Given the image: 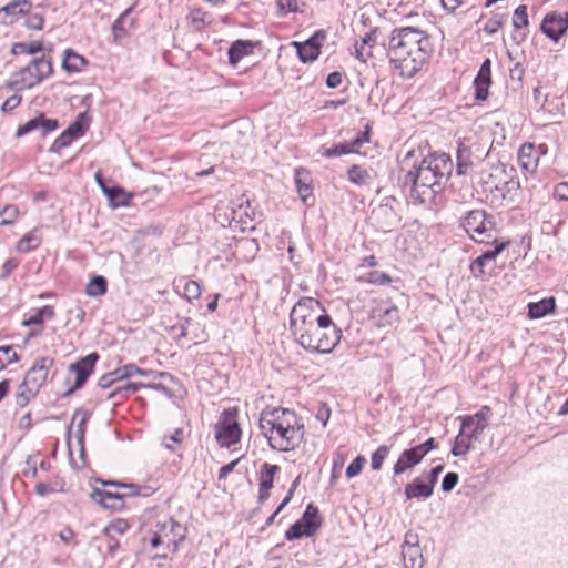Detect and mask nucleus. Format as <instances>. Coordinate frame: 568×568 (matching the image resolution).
I'll use <instances>...</instances> for the list:
<instances>
[{
	"instance_id": "nucleus-40",
	"label": "nucleus",
	"mask_w": 568,
	"mask_h": 568,
	"mask_svg": "<svg viewBox=\"0 0 568 568\" xmlns=\"http://www.w3.org/2000/svg\"><path fill=\"white\" fill-rule=\"evenodd\" d=\"M43 49V43L41 41H32V42H17L11 48V53L14 55L18 54H36Z\"/></svg>"
},
{
	"instance_id": "nucleus-45",
	"label": "nucleus",
	"mask_w": 568,
	"mask_h": 568,
	"mask_svg": "<svg viewBox=\"0 0 568 568\" xmlns=\"http://www.w3.org/2000/svg\"><path fill=\"white\" fill-rule=\"evenodd\" d=\"M34 396L32 390L28 387L27 382H22L16 393V405L20 408L26 407L30 399Z\"/></svg>"
},
{
	"instance_id": "nucleus-55",
	"label": "nucleus",
	"mask_w": 568,
	"mask_h": 568,
	"mask_svg": "<svg viewBox=\"0 0 568 568\" xmlns=\"http://www.w3.org/2000/svg\"><path fill=\"white\" fill-rule=\"evenodd\" d=\"M184 438V432L182 428H176L170 436H163L162 444L166 449L174 450L173 444H181Z\"/></svg>"
},
{
	"instance_id": "nucleus-60",
	"label": "nucleus",
	"mask_w": 568,
	"mask_h": 568,
	"mask_svg": "<svg viewBox=\"0 0 568 568\" xmlns=\"http://www.w3.org/2000/svg\"><path fill=\"white\" fill-rule=\"evenodd\" d=\"M18 207L14 205H8L6 206L2 212L0 213V216H2V220L0 221L1 225H9L14 222V220L18 216Z\"/></svg>"
},
{
	"instance_id": "nucleus-14",
	"label": "nucleus",
	"mask_w": 568,
	"mask_h": 568,
	"mask_svg": "<svg viewBox=\"0 0 568 568\" xmlns=\"http://www.w3.org/2000/svg\"><path fill=\"white\" fill-rule=\"evenodd\" d=\"M326 39L324 30H317L311 38L304 42H293L296 48L298 59L306 63L316 60L321 53V47Z\"/></svg>"
},
{
	"instance_id": "nucleus-25",
	"label": "nucleus",
	"mask_w": 568,
	"mask_h": 568,
	"mask_svg": "<svg viewBox=\"0 0 568 568\" xmlns=\"http://www.w3.org/2000/svg\"><path fill=\"white\" fill-rule=\"evenodd\" d=\"M348 181L357 186H368L374 182V171L353 164L347 170Z\"/></svg>"
},
{
	"instance_id": "nucleus-44",
	"label": "nucleus",
	"mask_w": 568,
	"mask_h": 568,
	"mask_svg": "<svg viewBox=\"0 0 568 568\" xmlns=\"http://www.w3.org/2000/svg\"><path fill=\"white\" fill-rule=\"evenodd\" d=\"M180 283L183 282V294L187 301L196 300L201 295V287L196 281L181 278Z\"/></svg>"
},
{
	"instance_id": "nucleus-58",
	"label": "nucleus",
	"mask_w": 568,
	"mask_h": 568,
	"mask_svg": "<svg viewBox=\"0 0 568 568\" xmlns=\"http://www.w3.org/2000/svg\"><path fill=\"white\" fill-rule=\"evenodd\" d=\"M366 459L364 456H357L346 468V477L347 478H353L355 476H357L362 469H363V466L365 464Z\"/></svg>"
},
{
	"instance_id": "nucleus-1",
	"label": "nucleus",
	"mask_w": 568,
	"mask_h": 568,
	"mask_svg": "<svg viewBox=\"0 0 568 568\" xmlns=\"http://www.w3.org/2000/svg\"><path fill=\"white\" fill-rule=\"evenodd\" d=\"M320 301L302 297L290 312L293 339L311 354H329L342 338V331L326 314Z\"/></svg>"
},
{
	"instance_id": "nucleus-57",
	"label": "nucleus",
	"mask_w": 568,
	"mask_h": 568,
	"mask_svg": "<svg viewBox=\"0 0 568 568\" xmlns=\"http://www.w3.org/2000/svg\"><path fill=\"white\" fill-rule=\"evenodd\" d=\"M367 282L374 285H386L393 282L392 277L381 271H372L368 273Z\"/></svg>"
},
{
	"instance_id": "nucleus-24",
	"label": "nucleus",
	"mask_w": 568,
	"mask_h": 568,
	"mask_svg": "<svg viewBox=\"0 0 568 568\" xmlns=\"http://www.w3.org/2000/svg\"><path fill=\"white\" fill-rule=\"evenodd\" d=\"M422 460L423 456L418 453L415 446L409 449H405L394 464L393 471L395 475L403 474L418 465Z\"/></svg>"
},
{
	"instance_id": "nucleus-46",
	"label": "nucleus",
	"mask_w": 568,
	"mask_h": 568,
	"mask_svg": "<svg viewBox=\"0 0 568 568\" xmlns=\"http://www.w3.org/2000/svg\"><path fill=\"white\" fill-rule=\"evenodd\" d=\"M207 17V12L200 8L193 9L189 14L190 22L196 30L203 29L209 23Z\"/></svg>"
},
{
	"instance_id": "nucleus-62",
	"label": "nucleus",
	"mask_w": 568,
	"mask_h": 568,
	"mask_svg": "<svg viewBox=\"0 0 568 568\" xmlns=\"http://www.w3.org/2000/svg\"><path fill=\"white\" fill-rule=\"evenodd\" d=\"M39 128V114L27 121L24 124L20 125L16 132V136L20 138L23 136L32 131L38 130Z\"/></svg>"
},
{
	"instance_id": "nucleus-38",
	"label": "nucleus",
	"mask_w": 568,
	"mask_h": 568,
	"mask_svg": "<svg viewBox=\"0 0 568 568\" xmlns=\"http://www.w3.org/2000/svg\"><path fill=\"white\" fill-rule=\"evenodd\" d=\"M44 317L52 320L54 317V310L50 305H44L37 310V312L29 318L22 322V326L42 325Z\"/></svg>"
},
{
	"instance_id": "nucleus-6",
	"label": "nucleus",
	"mask_w": 568,
	"mask_h": 568,
	"mask_svg": "<svg viewBox=\"0 0 568 568\" xmlns=\"http://www.w3.org/2000/svg\"><path fill=\"white\" fill-rule=\"evenodd\" d=\"M53 72L50 58H36L28 65L11 75L9 87L14 90L32 89Z\"/></svg>"
},
{
	"instance_id": "nucleus-36",
	"label": "nucleus",
	"mask_w": 568,
	"mask_h": 568,
	"mask_svg": "<svg viewBox=\"0 0 568 568\" xmlns=\"http://www.w3.org/2000/svg\"><path fill=\"white\" fill-rule=\"evenodd\" d=\"M507 16L508 13L505 10H500V8H497L495 11L491 12V17L485 23L484 31L487 34L496 33L506 21Z\"/></svg>"
},
{
	"instance_id": "nucleus-61",
	"label": "nucleus",
	"mask_w": 568,
	"mask_h": 568,
	"mask_svg": "<svg viewBox=\"0 0 568 568\" xmlns=\"http://www.w3.org/2000/svg\"><path fill=\"white\" fill-rule=\"evenodd\" d=\"M458 480H459V476L457 473H454V471L447 473L442 480V490L444 493L452 491L458 484Z\"/></svg>"
},
{
	"instance_id": "nucleus-56",
	"label": "nucleus",
	"mask_w": 568,
	"mask_h": 568,
	"mask_svg": "<svg viewBox=\"0 0 568 568\" xmlns=\"http://www.w3.org/2000/svg\"><path fill=\"white\" fill-rule=\"evenodd\" d=\"M103 486H113V487H122L126 489V493H123L124 498L128 496H139L141 494V487L135 484H121L118 481H102Z\"/></svg>"
},
{
	"instance_id": "nucleus-5",
	"label": "nucleus",
	"mask_w": 568,
	"mask_h": 568,
	"mask_svg": "<svg viewBox=\"0 0 568 568\" xmlns=\"http://www.w3.org/2000/svg\"><path fill=\"white\" fill-rule=\"evenodd\" d=\"M460 225L469 237L478 243H495L497 241V222L493 214L485 210L476 209L468 211L460 221Z\"/></svg>"
},
{
	"instance_id": "nucleus-63",
	"label": "nucleus",
	"mask_w": 568,
	"mask_h": 568,
	"mask_svg": "<svg viewBox=\"0 0 568 568\" xmlns=\"http://www.w3.org/2000/svg\"><path fill=\"white\" fill-rule=\"evenodd\" d=\"M26 26L31 30H41L43 27V17L38 12H29Z\"/></svg>"
},
{
	"instance_id": "nucleus-31",
	"label": "nucleus",
	"mask_w": 568,
	"mask_h": 568,
	"mask_svg": "<svg viewBox=\"0 0 568 568\" xmlns=\"http://www.w3.org/2000/svg\"><path fill=\"white\" fill-rule=\"evenodd\" d=\"M88 63L84 57L78 54L72 49H67L64 51V57L62 61V68L69 73L80 72L83 67Z\"/></svg>"
},
{
	"instance_id": "nucleus-21",
	"label": "nucleus",
	"mask_w": 568,
	"mask_h": 568,
	"mask_svg": "<svg viewBox=\"0 0 568 568\" xmlns=\"http://www.w3.org/2000/svg\"><path fill=\"white\" fill-rule=\"evenodd\" d=\"M295 187L301 201L305 205H310L313 201V186L311 173L304 168H296L294 173Z\"/></svg>"
},
{
	"instance_id": "nucleus-3",
	"label": "nucleus",
	"mask_w": 568,
	"mask_h": 568,
	"mask_svg": "<svg viewBox=\"0 0 568 568\" xmlns=\"http://www.w3.org/2000/svg\"><path fill=\"white\" fill-rule=\"evenodd\" d=\"M429 52V38L419 28H395L388 39L387 57L406 79L413 78L424 65Z\"/></svg>"
},
{
	"instance_id": "nucleus-7",
	"label": "nucleus",
	"mask_w": 568,
	"mask_h": 568,
	"mask_svg": "<svg viewBox=\"0 0 568 568\" xmlns=\"http://www.w3.org/2000/svg\"><path fill=\"white\" fill-rule=\"evenodd\" d=\"M237 407H230L222 412L215 425V439L221 447L230 448L240 442L242 430L237 422Z\"/></svg>"
},
{
	"instance_id": "nucleus-8",
	"label": "nucleus",
	"mask_w": 568,
	"mask_h": 568,
	"mask_svg": "<svg viewBox=\"0 0 568 568\" xmlns=\"http://www.w3.org/2000/svg\"><path fill=\"white\" fill-rule=\"evenodd\" d=\"M322 527L318 507L310 503L302 517L295 521L286 531V540H296L302 537H311Z\"/></svg>"
},
{
	"instance_id": "nucleus-48",
	"label": "nucleus",
	"mask_w": 568,
	"mask_h": 568,
	"mask_svg": "<svg viewBox=\"0 0 568 568\" xmlns=\"http://www.w3.org/2000/svg\"><path fill=\"white\" fill-rule=\"evenodd\" d=\"M119 381H124V378H122L120 367L102 375L98 381V386L102 389H105Z\"/></svg>"
},
{
	"instance_id": "nucleus-53",
	"label": "nucleus",
	"mask_w": 568,
	"mask_h": 568,
	"mask_svg": "<svg viewBox=\"0 0 568 568\" xmlns=\"http://www.w3.org/2000/svg\"><path fill=\"white\" fill-rule=\"evenodd\" d=\"M513 26L515 29L528 26L527 7L525 4H520L515 9Z\"/></svg>"
},
{
	"instance_id": "nucleus-35",
	"label": "nucleus",
	"mask_w": 568,
	"mask_h": 568,
	"mask_svg": "<svg viewBox=\"0 0 568 568\" xmlns=\"http://www.w3.org/2000/svg\"><path fill=\"white\" fill-rule=\"evenodd\" d=\"M280 470L277 465H271L268 463H264L262 465V469L260 473V483L258 487H261L264 491L271 490L273 487L274 475Z\"/></svg>"
},
{
	"instance_id": "nucleus-37",
	"label": "nucleus",
	"mask_w": 568,
	"mask_h": 568,
	"mask_svg": "<svg viewBox=\"0 0 568 568\" xmlns=\"http://www.w3.org/2000/svg\"><path fill=\"white\" fill-rule=\"evenodd\" d=\"M108 288V282L102 275L93 276L85 286V294L91 297L104 295Z\"/></svg>"
},
{
	"instance_id": "nucleus-11",
	"label": "nucleus",
	"mask_w": 568,
	"mask_h": 568,
	"mask_svg": "<svg viewBox=\"0 0 568 568\" xmlns=\"http://www.w3.org/2000/svg\"><path fill=\"white\" fill-rule=\"evenodd\" d=\"M402 558L404 568H423L424 556L419 546V537L416 532L409 530L405 534L402 544Z\"/></svg>"
},
{
	"instance_id": "nucleus-22",
	"label": "nucleus",
	"mask_w": 568,
	"mask_h": 568,
	"mask_svg": "<svg viewBox=\"0 0 568 568\" xmlns=\"http://www.w3.org/2000/svg\"><path fill=\"white\" fill-rule=\"evenodd\" d=\"M372 317L379 327L393 326L399 322V310L395 305L379 304L372 311Z\"/></svg>"
},
{
	"instance_id": "nucleus-28",
	"label": "nucleus",
	"mask_w": 568,
	"mask_h": 568,
	"mask_svg": "<svg viewBox=\"0 0 568 568\" xmlns=\"http://www.w3.org/2000/svg\"><path fill=\"white\" fill-rule=\"evenodd\" d=\"M254 43L248 40H236L229 48V60L232 65H236L244 57L253 52Z\"/></svg>"
},
{
	"instance_id": "nucleus-39",
	"label": "nucleus",
	"mask_w": 568,
	"mask_h": 568,
	"mask_svg": "<svg viewBox=\"0 0 568 568\" xmlns=\"http://www.w3.org/2000/svg\"><path fill=\"white\" fill-rule=\"evenodd\" d=\"M129 528H130V524L128 523V520L118 518V519L112 520L109 525H106L102 529L101 536H103V537L114 536L115 537L116 535L125 534L129 530Z\"/></svg>"
},
{
	"instance_id": "nucleus-15",
	"label": "nucleus",
	"mask_w": 568,
	"mask_h": 568,
	"mask_svg": "<svg viewBox=\"0 0 568 568\" xmlns=\"http://www.w3.org/2000/svg\"><path fill=\"white\" fill-rule=\"evenodd\" d=\"M545 153L546 150L542 144L536 145L531 142L524 143L517 154L520 168L528 173L536 172L540 156Z\"/></svg>"
},
{
	"instance_id": "nucleus-29",
	"label": "nucleus",
	"mask_w": 568,
	"mask_h": 568,
	"mask_svg": "<svg viewBox=\"0 0 568 568\" xmlns=\"http://www.w3.org/2000/svg\"><path fill=\"white\" fill-rule=\"evenodd\" d=\"M473 153L470 149L459 143L456 151V171L458 175H465L473 168Z\"/></svg>"
},
{
	"instance_id": "nucleus-34",
	"label": "nucleus",
	"mask_w": 568,
	"mask_h": 568,
	"mask_svg": "<svg viewBox=\"0 0 568 568\" xmlns=\"http://www.w3.org/2000/svg\"><path fill=\"white\" fill-rule=\"evenodd\" d=\"M132 8H128L112 24V32L115 40L125 36L126 26L132 27L133 20L130 18Z\"/></svg>"
},
{
	"instance_id": "nucleus-19",
	"label": "nucleus",
	"mask_w": 568,
	"mask_h": 568,
	"mask_svg": "<svg viewBox=\"0 0 568 568\" xmlns=\"http://www.w3.org/2000/svg\"><path fill=\"white\" fill-rule=\"evenodd\" d=\"M90 497L94 503L106 509L120 510L124 507V495L116 491L93 488Z\"/></svg>"
},
{
	"instance_id": "nucleus-51",
	"label": "nucleus",
	"mask_w": 568,
	"mask_h": 568,
	"mask_svg": "<svg viewBox=\"0 0 568 568\" xmlns=\"http://www.w3.org/2000/svg\"><path fill=\"white\" fill-rule=\"evenodd\" d=\"M354 153L348 142L335 144L331 148L325 149L323 155L326 158H336L345 154Z\"/></svg>"
},
{
	"instance_id": "nucleus-17",
	"label": "nucleus",
	"mask_w": 568,
	"mask_h": 568,
	"mask_svg": "<svg viewBox=\"0 0 568 568\" xmlns=\"http://www.w3.org/2000/svg\"><path fill=\"white\" fill-rule=\"evenodd\" d=\"M540 28L548 38L557 42L567 31V18H561V14L556 12L548 13L545 16Z\"/></svg>"
},
{
	"instance_id": "nucleus-50",
	"label": "nucleus",
	"mask_w": 568,
	"mask_h": 568,
	"mask_svg": "<svg viewBox=\"0 0 568 568\" xmlns=\"http://www.w3.org/2000/svg\"><path fill=\"white\" fill-rule=\"evenodd\" d=\"M59 128V122L57 119H50L44 115V113L39 114V128L38 130L41 132L43 136L55 131Z\"/></svg>"
},
{
	"instance_id": "nucleus-4",
	"label": "nucleus",
	"mask_w": 568,
	"mask_h": 568,
	"mask_svg": "<svg viewBox=\"0 0 568 568\" xmlns=\"http://www.w3.org/2000/svg\"><path fill=\"white\" fill-rule=\"evenodd\" d=\"M258 427L271 449L291 452L304 438V424L294 410L283 407H266L260 414Z\"/></svg>"
},
{
	"instance_id": "nucleus-12",
	"label": "nucleus",
	"mask_w": 568,
	"mask_h": 568,
	"mask_svg": "<svg viewBox=\"0 0 568 568\" xmlns=\"http://www.w3.org/2000/svg\"><path fill=\"white\" fill-rule=\"evenodd\" d=\"M98 359L99 354L93 352L80 358L75 363L70 364L69 371L75 374V382L64 396H69L84 386L89 376L93 373Z\"/></svg>"
},
{
	"instance_id": "nucleus-64",
	"label": "nucleus",
	"mask_w": 568,
	"mask_h": 568,
	"mask_svg": "<svg viewBox=\"0 0 568 568\" xmlns=\"http://www.w3.org/2000/svg\"><path fill=\"white\" fill-rule=\"evenodd\" d=\"M554 197L559 201H568V182H560L555 186Z\"/></svg>"
},
{
	"instance_id": "nucleus-18",
	"label": "nucleus",
	"mask_w": 568,
	"mask_h": 568,
	"mask_svg": "<svg viewBox=\"0 0 568 568\" xmlns=\"http://www.w3.org/2000/svg\"><path fill=\"white\" fill-rule=\"evenodd\" d=\"M491 84V61L490 59H485L481 63L477 75L474 80L475 87V99L477 101H485L488 97V90Z\"/></svg>"
},
{
	"instance_id": "nucleus-20",
	"label": "nucleus",
	"mask_w": 568,
	"mask_h": 568,
	"mask_svg": "<svg viewBox=\"0 0 568 568\" xmlns=\"http://www.w3.org/2000/svg\"><path fill=\"white\" fill-rule=\"evenodd\" d=\"M156 528L162 535L163 541L166 540L169 545L172 544L174 550L178 549L179 542L184 539L182 525L172 518L159 523Z\"/></svg>"
},
{
	"instance_id": "nucleus-30",
	"label": "nucleus",
	"mask_w": 568,
	"mask_h": 568,
	"mask_svg": "<svg viewBox=\"0 0 568 568\" xmlns=\"http://www.w3.org/2000/svg\"><path fill=\"white\" fill-rule=\"evenodd\" d=\"M473 439H475L474 436H470L468 430L460 427L459 433L456 436L454 445L450 450L452 455L455 457L466 455L471 449Z\"/></svg>"
},
{
	"instance_id": "nucleus-47",
	"label": "nucleus",
	"mask_w": 568,
	"mask_h": 568,
	"mask_svg": "<svg viewBox=\"0 0 568 568\" xmlns=\"http://www.w3.org/2000/svg\"><path fill=\"white\" fill-rule=\"evenodd\" d=\"M389 453V447L386 445L379 446L371 457V467L373 470H379L383 466L384 460L386 459Z\"/></svg>"
},
{
	"instance_id": "nucleus-13",
	"label": "nucleus",
	"mask_w": 568,
	"mask_h": 568,
	"mask_svg": "<svg viewBox=\"0 0 568 568\" xmlns=\"http://www.w3.org/2000/svg\"><path fill=\"white\" fill-rule=\"evenodd\" d=\"M393 201L394 199H387L384 203L374 209L372 213V219L376 227L384 233L397 227L400 222V217L390 203Z\"/></svg>"
},
{
	"instance_id": "nucleus-10",
	"label": "nucleus",
	"mask_w": 568,
	"mask_h": 568,
	"mask_svg": "<svg viewBox=\"0 0 568 568\" xmlns=\"http://www.w3.org/2000/svg\"><path fill=\"white\" fill-rule=\"evenodd\" d=\"M494 248L485 251L470 264V271L475 277L491 275L495 268L496 257L508 246V242H495Z\"/></svg>"
},
{
	"instance_id": "nucleus-2",
	"label": "nucleus",
	"mask_w": 568,
	"mask_h": 568,
	"mask_svg": "<svg viewBox=\"0 0 568 568\" xmlns=\"http://www.w3.org/2000/svg\"><path fill=\"white\" fill-rule=\"evenodd\" d=\"M416 152L406 153L403 165H408ZM453 172V161L446 153H430L419 162H414L410 169L402 166L399 182L408 189L410 197L422 204L432 203L443 192Z\"/></svg>"
},
{
	"instance_id": "nucleus-9",
	"label": "nucleus",
	"mask_w": 568,
	"mask_h": 568,
	"mask_svg": "<svg viewBox=\"0 0 568 568\" xmlns=\"http://www.w3.org/2000/svg\"><path fill=\"white\" fill-rule=\"evenodd\" d=\"M90 119L85 112L79 113L74 122H72L51 144L49 151L59 153L62 149L68 148L71 143L83 136L89 129Z\"/></svg>"
},
{
	"instance_id": "nucleus-54",
	"label": "nucleus",
	"mask_w": 568,
	"mask_h": 568,
	"mask_svg": "<svg viewBox=\"0 0 568 568\" xmlns=\"http://www.w3.org/2000/svg\"><path fill=\"white\" fill-rule=\"evenodd\" d=\"M48 374L49 373L41 372V371L32 374V367H31L28 371L23 382H27V384H32L33 386H36V388H39L47 381Z\"/></svg>"
},
{
	"instance_id": "nucleus-42",
	"label": "nucleus",
	"mask_w": 568,
	"mask_h": 568,
	"mask_svg": "<svg viewBox=\"0 0 568 568\" xmlns=\"http://www.w3.org/2000/svg\"><path fill=\"white\" fill-rule=\"evenodd\" d=\"M371 131L372 126L369 123H366L363 131H359L354 139H352L348 143L353 149L354 153H359L361 148L364 143L369 142L371 140Z\"/></svg>"
},
{
	"instance_id": "nucleus-27",
	"label": "nucleus",
	"mask_w": 568,
	"mask_h": 568,
	"mask_svg": "<svg viewBox=\"0 0 568 568\" xmlns=\"http://www.w3.org/2000/svg\"><path fill=\"white\" fill-rule=\"evenodd\" d=\"M433 491L434 487L429 483H425L422 477L415 478L405 487V496L407 499L429 498Z\"/></svg>"
},
{
	"instance_id": "nucleus-52",
	"label": "nucleus",
	"mask_w": 568,
	"mask_h": 568,
	"mask_svg": "<svg viewBox=\"0 0 568 568\" xmlns=\"http://www.w3.org/2000/svg\"><path fill=\"white\" fill-rule=\"evenodd\" d=\"M276 7H277V16L278 17H284L290 12L301 11L298 8L297 0H277Z\"/></svg>"
},
{
	"instance_id": "nucleus-32",
	"label": "nucleus",
	"mask_w": 568,
	"mask_h": 568,
	"mask_svg": "<svg viewBox=\"0 0 568 568\" xmlns=\"http://www.w3.org/2000/svg\"><path fill=\"white\" fill-rule=\"evenodd\" d=\"M90 417V413L82 407L75 409L72 416L71 425L78 420L75 438L78 444L83 448L84 434H85V425Z\"/></svg>"
},
{
	"instance_id": "nucleus-49",
	"label": "nucleus",
	"mask_w": 568,
	"mask_h": 568,
	"mask_svg": "<svg viewBox=\"0 0 568 568\" xmlns=\"http://www.w3.org/2000/svg\"><path fill=\"white\" fill-rule=\"evenodd\" d=\"M19 356L12 351V346H0V371L4 369L8 364L17 363Z\"/></svg>"
},
{
	"instance_id": "nucleus-59",
	"label": "nucleus",
	"mask_w": 568,
	"mask_h": 568,
	"mask_svg": "<svg viewBox=\"0 0 568 568\" xmlns=\"http://www.w3.org/2000/svg\"><path fill=\"white\" fill-rule=\"evenodd\" d=\"M54 359L49 356L39 357L34 361L32 367V374L37 372H47L52 367Z\"/></svg>"
},
{
	"instance_id": "nucleus-26",
	"label": "nucleus",
	"mask_w": 568,
	"mask_h": 568,
	"mask_svg": "<svg viewBox=\"0 0 568 568\" xmlns=\"http://www.w3.org/2000/svg\"><path fill=\"white\" fill-rule=\"evenodd\" d=\"M556 311L555 297L542 298L539 302L528 303V316L532 320L545 317Z\"/></svg>"
},
{
	"instance_id": "nucleus-41",
	"label": "nucleus",
	"mask_w": 568,
	"mask_h": 568,
	"mask_svg": "<svg viewBox=\"0 0 568 568\" xmlns=\"http://www.w3.org/2000/svg\"><path fill=\"white\" fill-rule=\"evenodd\" d=\"M41 244V240L34 232L24 234L17 244L19 252H29L36 250Z\"/></svg>"
},
{
	"instance_id": "nucleus-33",
	"label": "nucleus",
	"mask_w": 568,
	"mask_h": 568,
	"mask_svg": "<svg viewBox=\"0 0 568 568\" xmlns=\"http://www.w3.org/2000/svg\"><path fill=\"white\" fill-rule=\"evenodd\" d=\"M104 194L114 207L126 206L131 201V195L121 186H110L109 190H104Z\"/></svg>"
},
{
	"instance_id": "nucleus-16",
	"label": "nucleus",
	"mask_w": 568,
	"mask_h": 568,
	"mask_svg": "<svg viewBox=\"0 0 568 568\" xmlns=\"http://www.w3.org/2000/svg\"><path fill=\"white\" fill-rule=\"evenodd\" d=\"M490 413V408L488 406H483L477 413L474 415L460 416L459 419L462 422V428L468 430L470 436H474L475 439L478 438L479 435L485 430L488 425V415Z\"/></svg>"
},
{
	"instance_id": "nucleus-43",
	"label": "nucleus",
	"mask_w": 568,
	"mask_h": 568,
	"mask_svg": "<svg viewBox=\"0 0 568 568\" xmlns=\"http://www.w3.org/2000/svg\"><path fill=\"white\" fill-rule=\"evenodd\" d=\"M122 378L128 379L134 376H151L154 374L151 369H143L138 367L135 364H125L123 366H120Z\"/></svg>"
},
{
	"instance_id": "nucleus-23",
	"label": "nucleus",
	"mask_w": 568,
	"mask_h": 568,
	"mask_svg": "<svg viewBox=\"0 0 568 568\" xmlns=\"http://www.w3.org/2000/svg\"><path fill=\"white\" fill-rule=\"evenodd\" d=\"M32 3L30 0H12L0 9V17L4 16L7 19L4 23H13L21 16L30 12Z\"/></svg>"
}]
</instances>
